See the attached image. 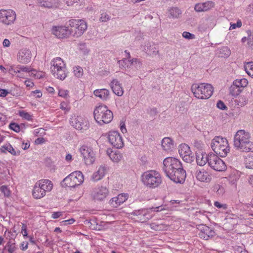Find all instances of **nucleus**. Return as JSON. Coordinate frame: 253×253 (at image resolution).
Returning <instances> with one entry per match:
<instances>
[{
	"mask_svg": "<svg viewBox=\"0 0 253 253\" xmlns=\"http://www.w3.org/2000/svg\"><path fill=\"white\" fill-rule=\"evenodd\" d=\"M216 107L222 110H225L227 109V107L225 105L224 102L221 100H219L217 101L216 104Z\"/></svg>",
	"mask_w": 253,
	"mask_h": 253,
	"instance_id": "nucleus-53",
	"label": "nucleus"
},
{
	"mask_svg": "<svg viewBox=\"0 0 253 253\" xmlns=\"http://www.w3.org/2000/svg\"><path fill=\"white\" fill-rule=\"evenodd\" d=\"M209 159V166L213 169L216 171H222L226 169V166L224 162L216 155L210 153Z\"/></svg>",
	"mask_w": 253,
	"mask_h": 253,
	"instance_id": "nucleus-11",
	"label": "nucleus"
},
{
	"mask_svg": "<svg viewBox=\"0 0 253 253\" xmlns=\"http://www.w3.org/2000/svg\"><path fill=\"white\" fill-rule=\"evenodd\" d=\"M94 94L103 101H106L109 98V91L105 88L96 89L94 91Z\"/></svg>",
	"mask_w": 253,
	"mask_h": 253,
	"instance_id": "nucleus-29",
	"label": "nucleus"
},
{
	"mask_svg": "<svg viewBox=\"0 0 253 253\" xmlns=\"http://www.w3.org/2000/svg\"><path fill=\"white\" fill-rule=\"evenodd\" d=\"M16 19L15 12L12 10H0V21L5 24L13 23Z\"/></svg>",
	"mask_w": 253,
	"mask_h": 253,
	"instance_id": "nucleus-13",
	"label": "nucleus"
},
{
	"mask_svg": "<svg viewBox=\"0 0 253 253\" xmlns=\"http://www.w3.org/2000/svg\"><path fill=\"white\" fill-rule=\"evenodd\" d=\"M1 151L2 152H5L6 151H8L12 155L15 156L17 154H19V152H17L15 151L14 149L12 147V146L9 144H6L2 146L0 148Z\"/></svg>",
	"mask_w": 253,
	"mask_h": 253,
	"instance_id": "nucleus-38",
	"label": "nucleus"
},
{
	"mask_svg": "<svg viewBox=\"0 0 253 253\" xmlns=\"http://www.w3.org/2000/svg\"><path fill=\"white\" fill-rule=\"evenodd\" d=\"M38 3L40 6L48 8H55L60 5L58 0H38Z\"/></svg>",
	"mask_w": 253,
	"mask_h": 253,
	"instance_id": "nucleus-22",
	"label": "nucleus"
},
{
	"mask_svg": "<svg viewBox=\"0 0 253 253\" xmlns=\"http://www.w3.org/2000/svg\"><path fill=\"white\" fill-rule=\"evenodd\" d=\"M94 118L98 124L100 125L108 124L113 118V113L106 105H99L94 110Z\"/></svg>",
	"mask_w": 253,
	"mask_h": 253,
	"instance_id": "nucleus-5",
	"label": "nucleus"
},
{
	"mask_svg": "<svg viewBox=\"0 0 253 253\" xmlns=\"http://www.w3.org/2000/svg\"><path fill=\"white\" fill-rule=\"evenodd\" d=\"M79 49L80 50V51L84 54V55H87L88 54V53H89V49L87 47L85 43H80L79 44Z\"/></svg>",
	"mask_w": 253,
	"mask_h": 253,
	"instance_id": "nucleus-45",
	"label": "nucleus"
},
{
	"mask_svg": "<svg viewBox=\"0 0 253 253\" xmlns=\"http://www.w3.org/2000/svg\"><path fill=\"white\" fill-rule=\"evenodd\" d=\"M193 146L198 149L197 151H203L202 148L204 146V144L200 140H195L193 143Z\"/></svg>",
	"mask_w": 253,
	"mask_h": 253,
	"instance_id": "nucleus-47",
	"label": "nucleus"
},
{
	"mask_svg": "<svg viewBox=\"0 0 253 253\" xmlns=\"http://www.w3.org/2000/svg\"><path fill=\"white\" fill-rule=\"evenodd\" d=\"M74 75L78 78L82 77L83 75V69L80 66H77L74 68Z\"/></svg>",
	"mask_w": 253,
	"mask_h": 253,
	"instance_id": "nucleus-46",
	"label": "nucleus"
},
{
	"mask_svg": "<svg viewBox=\"0 0 253 253\" xmlns=\"http://www.w3.org/2000/svg\"><path fill=\"white\" fill-rule=\"evenodd\" d=\"M3 250L5 252H8V253H13L16 250L15 243L8 242Z\"/></svg>",
	"mask_w": 253,
	"mask_h": 253,
	"instance_id": "nucleus-42",
	"label": "nucleus"
},
{
	"mask_svg": "<svg viewBox=\"0 0 253 253\" xmlns=\"http://www.w3.org/2000/svg\"><path fill=\"white\" fill-rule=\"evenodd\" d=\"M214 205L215 207L218 208H223V209H227V206L225 204H221L218 202H215L214 203Z\"/></svg>",
	"mask_w": 253,
	"mask_h": 253,
	"instance_id": "nucleus-61",
	"label": "nucleus"
},
{
	"mask_svg": "<svg viewBox=\"0 0 253 253\" xmlns=\"http://www.w3.org/2000/svg\"><path fill=\"white\" fill-rule=\"evenodd\" d=\"M178 152L185 162L190 163L193 161L194 158L188 145L186 144H181L179 147Z\"/></svg>",
	"mask_w": 253,
	"mask_h": 253,
	"instance_id": "nucleus-14",
	"label": "nucleus"
},
{
	"mask_svg": "<svg viewBox=\"0 0 253 253\" xmlns=\"http://www.w3.org/2000/svg\"><path fill=\"white\" fill-rule=\"evenodd\" d=\"M70 123L75 128L81 130L82 132L88 130L89 128L88 120L80 116L76 115L72 116Z\"/></svg>",
	"mask_w": 253,
	"mask_h": 253,
	"instance_id": "nucleus-9",
	"label": "nucleus"
},
{
	"mask_svg": "<svg viewBox=\"0 0 253 253\" xmlns=\"http://www.w3.org/2000/svg\"><path fill=\"white\" fill-rule=\"evenodd\" d=\"M31 58V52L30 50L27 49H23L19 51L17 59L18 61L22 63H28Z\"/></svg>",
	"mask_w": 253,
	"mask_h": 253,
	"instance_id": "nucleus-19",
	"label": "nucleus"
},
{
	"mask_svg": "<svg viewBox=\"0 0 253 253\" xmlns=\"http://www.w3.org/2000/svg\"><path fill=\"white\" fill-rule=\"evenodd\" d=\"M234 145L240 151L253 152V142L250 141V135L244 130H239L236 132L234 136Z\"/></svg>",
	"mask_w": 253,
	"mask_h": 253,
	"instance_id": "nucleus-2",
	"label": "nucleus"
},
{
	"mask_svg": "<svg viewBox=\"0 0 253 253\" xmlns=\"http://www.w3.org/2000/svg\"><path fill=\"white\" fill-rule=\"evenodd\" d=\"M197 229L199 231L198 233L199 237L204 240H208L215 235L214 230L206 225H198L197 226Z\"/></svg>",
	"mask_w": 253,
	"mask_h": 253,
	"instance_id": "nucleus-12",
	"label": "nucleus"
},
{
	"mask_svg": "<svg viewBox=\"0 0 253 253\" xmlns=\"http://www.w3.org/2000/svg\"><path fill=\"white\" fill-rule=\"evenodd\" d=\"M53 186V184L51 181L49 179H42L35 183L34 188H39L41 190H52Z\"/></svg>",
	"mask_w": 253,
	"mask_h": 253,
	"instance_id": "nucleus-20",
	"label": "nucleus"
},
{
	"mask_svg": "<svg viewBox=\"0 0 253 253\" xmlns=\"http://www.w3.org/2000/svg\"><path fill=\"white\" fill-rule=\"evenodd\" d=\"M230 93L233 96H237L241 92V90L238 87L235 85L234 84H232L229 88Z\"/></svg>",
	"mask_w": 253,
	"mask_h": 253,
	"instance_id": "nucleus-43",
	"label": "nucleus"
},
{
	"mask_svg": "<svg viewBox=\"0 0 253 253\" xmlns=\"http://www.w3.org/2000/svg\"><path fill=\"white\" fill-rule=\"evenodd\" d=\"M66 25L69 27L70 35L76 38L81 37L87 28L86 23L80 19H71Z\"/></svg>",
	"mask_w": 253,
	"mask_h": 253,
	"instance_id": "nucleus-6",
	"label": "nucleus"
},
{
	"mask_svg": "<svg viewBox=\"0 0 253 253\" xmlns=\"http://www.w3.org/2000/svg\"><path fill=\"white\" fill-rule=\"evenodd\" d=\"M17 68L18 69L17 70V72H19L20 71L25 72H29L31 71L30 68L25 66H19V67H17Z\"/></svg>",
	"mask_w": 253,
	"mask_h": 253,
	"instance_id": "nucleus-54",
	"label": "nucleus"
},
{
	"mask_svg": "<svg viewBox=\"0 0 253 253\" xmlns=\"http://www.w3.org/2000/svg\"><path fill=\"white\" fill-rule=\"evenodd\" d=\"M128 195L126 193L119 194L117 197L112 198L110 201V204L112 207L117 208L124 203L128 199Z\"/></svg>",
	"mask_w": 253,
	"mask_h": 253,
	"instance_id": "nucleus-21",
	"label": "nucleus"
},
{
	"mask_svg": "<svg viewBox=\"0 0 253 253\" xmlns=\"http://www.w3.org/2000/svg\"><path fill=\"white\" fill-rule=\"evenodd\" d=\"M246 73L253 78V62L247 63L244 66Z\"/></svg>",
	"mask_w": 253,
	"mask_h": 253,
	"instance_id": "nucleus-41",
	"label": "nucleus"
},
{
	"mask_svg": "<svg viewBox=\"0 0 253 253\" xmlns=\"http://www.w3.org/2000/svg\"><path fill=\"white\" fill-rule=\"evenodd\" d=\"M19 115L20 117L25 119L28 121H30L32 120V116L30 114L25 112L24 111H20Z\"/></svg>",
	"mask_w": 253,
	"mask_h": 253,
	"instance_id": "nucleus-49",
	"label": "nucleus"
},
{
	"mask_svg": "<svg viewBox=\"0 0 253 253\" xmlns=\"http://www.w3.org/2000/svg\"><path fill=\"white\" fill-rule=\"evenodd\" d=\"M214 3L208 1L203 3H199L195 5L194 9L197 12L206 11L213 7Z\"/></svg>",
	"mask_w": 253,
	"mask_h": 253,
	"instance_id": "nucleus-24",
	"label": "nucleus"
},
{
	"mask_svg": "<svg viewBox=\"0 0 253 253\" xmlns=\"http://www.w3.org/2000/svg\"><path fill=\"white\" fill-rule=\"evenodd\" d=\"M21 233L24 238L28 237V233L27 232V225L22 223L21 228Z\"/></svg>",
	"mask_w": 253,
	"mask_h": 253,
	"instance_id": "nucleus-55",
	"label": "nucleus"
},
{
	"mask_svg": "<svg viewBox=\"0 0 253 253\" xmlns=\"http://www.w3.org/2000/svg\"><path fill=\"white\" fill-rule=\"evenodd\" d=\"M233 83L234 84L235 86L238 87L240 89L241 87H246L248 84V81L247 79L243 78L240 80H236Z\"/></svg>",
	"mask_w": 253,
	"mask_h": 253,
	"instance_id": "nucleus-40",
	"label": "nucleus"
},
{
	"mask_svg": "<svg viewBox=\"0 0 253 253\" xmlns=\"http://www.w3.org/2000/svg\"><path fill=\"white\" fill-rule=\"evenodd\" d=\"M52 73L55 77L61 80L65 79L67 76L65 67L54 70Z\"/></svg>",
	"mask_w": 253,
	"mask_h": 253,
	"instance_id": "nucleus-34",
	"label": "nucleus"
},
{
	"mask_svg": "<svg viewBox=\"0 0 253 253\" xmlns=\"http://www.w3.org/2000/svg\"><path fill=\"white\" fill-rule=\"evenodd\" d=\"M65 67V64L60 57H56L51 61V72Z\"/></svg>",
	"mask_w": 253,
	"mask_h": 253,
	"instance_id": "nucleus-28",
	"label": "nucleus"
},
{
	"mask_svg": "<svg viewBox=\"0 0 253 253\" xmlns=\"http://www.w3.org/2000/svg\"><path fill=\"white\" fill-rule=\"evenodd\" d=\"M229 184L230 185V189H235L237 188V180L236 179L230 180L229 181Z\"/></svg>",
	"mask_w": 253,
	"mask_h": 253,
	"instance_id": "nucleus-56",
	"label": "nucleus"
},
{
	"mask_svg": "<svg viewBox=\"0 0 253 253\" xmlns=\"http://www.w3.org/2000/svg\"><path fill=\"white\" fill-rule=\"evenodd\" d=\"M8 93V92L7 90L3 89H0V96L5 97L7 95Z\"/></svg>",
	"mask_w": 253,
	"mask_h": 253,
	"instance_id": "nucleus-62",
	"label": "nucleus"
},
{
	"mask_svg": "<svg viewBox=\"0 0 253 253\" xmlns=\"http://www.w3.org/2000/svg\"><path fill=\"white\" fill-rule=\"evenodd\" d=\"M195 176L200 181L207 182L209 179V174L203 169L202 170H197L195 173Z\"/></svg>",
	"mask_w": 253,
	"mask_h": 253,
	"instance_id": "nucleus-31",
	"label": "nucleus"
},
{
	"mask_svg": "<svg viewBox=\"0 0 253 253\" xmlns=\"http://www.w3.org/2000/svg\"><path fill=\"white\" fill-rule=\"evenodd\" d=\"M143 183L149 188L158 187L162 183L160 173L155 170L145 172L141 176Z\"/></svg>",
	"mask_w": 253,
	"mask_h": 253,
	"instance_id": "nucleus-7",
	"label": "nucleus"
},
{
	"mask_svg": "<svg viewBox=\"0 0 253 253\" xmlns=\"http://www.w3.org/2000/svg\"><path fill=\"white\" fill-rule=\"evenodd\" d=\"M211 146L212 150L221 157L226 156L230 150L227 139L220 136L212 139Z\"/></svg>",
	"mask_w": 253,
	"mask_h": 253,
	"instance_id": "nucleus-4",
	"label": "nucleus"
},
{
	"mask_svg": "<svg viewBox=\"0 0 253 253\" xmlns=\"http://www.w3.org/2000/svg\"><path fill=\"white\" fill-rule=\"evenodd\" d=\"M80 152L85 165H90L94 163L96 156L92 147L84 145L80 147Z\"/></svg>",
	"mask_w": 253,
	"mask_h": 253,
	"instance_id": "nucleus-10",
	"label": "nucleus"
},
{
	"mask_svg": "<svg viewBox=\"0 0 253 253\" xmlns=\"http://www.w3.org/2000/svg\"><path fill=\"white\" fill-rule=\"evenodd\" d=\"M165 207H166V205H165L164 207L163 205H161L147 209L135 210L130 213V214L133 216H136L137 217L136 219L137 220L141 222H145L151 218V216L148 213L149 210H152L156 212L167 210L168 209L165 208Z\"/></svg>",
	"mask_w": 253,
	"mask_h": 253,
	"instance_id": "nucleus-8",
	"label": "nucleus"
},
{
	"mask_svg": "<svg viewBox=\"0 0 253 253\" xmlns=\"http://www.w3.org/2000/svg\"><path fill=\"white\" fill-rule=\"evenodd\" d=\"M142 62L141 60L137 58H132L129 60V64L127 65V69H130L134 67L135 70H138L142 66Z\"/></svg>",
	"mask_w": 253,
	"mask_h": 253,
	"instance_id": "nucleus-32",
	"label": "nucleus"
},
{
	"mask_svg": "<svg viewBox=\"0 0 253 253\" xmlns=\"http://www.w3.org/2000/svg\"><path fill=\"white\" fill-rule=\"evenodd\" d=\"M91 195L94 200L101 201L106 197L108 193L104 191H93Z\"/></svg>",
	"mask_w": 253,
	"mask_h": 253,
	"instance_id": "nucleus-35",
	"label": "nucleus"
},
{
	"mask_svg": "<svg viewBox=\"0 0 253 253\" xmlns=\"http://www.w3.org/2000/svg\"><path fill=\"white\" fill-rule=\"evenodd\" d=\"M120 129L122 133H125L126 132V129L125 127V125L123 122L121 123L120 124Z\"/></svg>",
	"mask_w": 253,
	"mask_h": 253,
	"instance_id": "nucleus-63",
	"label": "nucleus"
},
{
	"mask_svg": "<svg viewBox=\"0 0 253 253\" xmlns=\"http://www.w3.org/2000/svg\"><path fill=\"white\" fill-rule=\"evenodd\" d=\"M106 154L110 159L115 163L119 162L122 158V155L118 150L113 151L111 149L109 148L106 150Z\"/></svg>",
	"mask_w": 253,
	"mask_h": 253,
	"instance_id": "nucleus-25",
	"label": "nucleus"
},
{
	"mask_svg": "<svg viewBox=\"0 0 253 253\" xmlns=\"http://www.w3.org/2000/svg\"><path fill=\"white\" fill-rule=\"evenodd\" d=\"M192 92L195 97L200 99L209 98L212 94L213 89L209 84H194L191 88Z\"/></svg>",
	"mask_w": 253,
	"mask_h": 253,
	"instance_id": "nucleus-3",
	"label": "nucleus"
},
{
	"mask_svg": "<svg viewBox=\"0 0 253 253\" xmlns=\"http://www.w3.org/2000/svg\"><path fill=\"white\" fill-rule=\"evenodd\" d=\"M119 66L121 69H126V71L127 72V74L130 77L133 75V74L131 73L130 69H127V65L129 64V60H127L126 58H124L121 60L118 61Z\"/></svg>",
	"mask_w": 253,
	"mask_h": 253,
	"instance_id": "nucleus-36",
	"label": "nucleus"
},
{
	"mask_svg": "<svg viewBox=\"0 0 253 253\" xmlns=\"http://www.w3.org/2000/svg\"><path fill=\"white\" fill-rule=\"evenodd\" d=\"M52 33L58 38H64L70 35L68 26H54L52 29Z\"/></svg>",
	"mask_w": 253,
	"mask_h": 253,
	"instance_id": "nucleus-16",
	"label": "nucleus"
},
{
	"mask_svg": "<svg viewBox=\"0 0 253 253\" xmlns=\"http://www.w3.org/2000/svg\"><path fill=\"white\" fill-rule=\"evenodd\" d=\"M107 171L106 167L104 166H101L98 170L93 173L92 175V179L96 181L102 179L105 175Z\"/></svg>",
	"mask_w": 253,
	"mask_h": 253,
	"instance_id": "nucleus-27",
	"label": "nucleus"
},
{
	"mask_svg": "<svg viewBox=\"0 0 253 253\" xmlns=\"http://www.w3.org/2000/svg\"><path fill=\"white\" fill-rule=\"evenodd\" d=\"M182 37L188 40L194 39L195 38V36L194 34H192L188 32H184L182 33Z\"/></svg>",
	"mask_w": 253,
	"mask_h": 253,
	"instance_id": "nucleus-52",
	"label": "nucleus"
},
{
	"mask_svg": "<svg viewBox=\"0 0 253 253\" xmlns=\"http://www.w3.org/2000/svg\"><path fill=\"white\" fill-rule=\"evenodd\" d=\"M169 17L172 18H178L181 14V11L178 7H173L169 8Z\"/></svg>",
	"mask_w": 253,
	"mask_h": 253,
	"instance_id": "nucleus-37",
	"label": "nucleus"
},
{
	"mask_svg": "<svg viewBox=\"0 0 253 253\" xmlns=\"http://www.w3.org/2000/svg\"><path fill=\"white\" fill-rule=\"evenodd\" d=\"M28 247V243L27 242H22L20 245V248L22 251H26Z\"/></svg>",
	"mask_w": 253,
	"mask_h": 253,
	"instance_id": "nucleus-58",
	"label": "nucleus"
},
{
	"mask_svg": "<svg viewBox=\"0 0 253 253\" xmlns=\"http://www.w3.org/2000/svg\"><path fill=\"white\" fill-rule=\"evenodd\" d=\"M70 175L66 177L61 182V185L63 188H75L76 183H74L70 178Z\"/></svg>",
	"mask_w": 253,
	"mask_h": 253,
	"instance_id": "nucleus-33",
	"label": "nucleus"
},
{
	"mask_svg": "<svg viewBox=\"0 0 253 253\" xmlns=\"http://www.w3.org/2000/svg\"><path fill=\"white\" fill-rule=\"evenodd\" d=\"M110 19V16L106 12H103L100 14L99 20L101 22H104L108 21Z\"/></svg>",
	"mask_w": 253,
	"mask_h": 253,
	"instance_id": "nucleus-48",
	"label": "nucleus"
},
{
	"mask_svg": "<svg viewBox=\"0 0 253 253\" xmlns=\"http://www.w3.org/2000/svg\"><path fill=\"white\" fill-rule=\"evenodd\" d=\"M246 168L253 169V158L249 157L246 161Z\"/></svg>",
	"mask_w": 253,
	"mask_h": 253,
	"instance_id": "nucleus-51",
	"label": "nucleus"
},
{
	"mask_svg": "<svg viewBox=\"0 0 253 253\" xmlns=\"http://www.w3.org/2000/svg\"><path fill=\"white\" fill-rule=\"evenodd\" d=\"M210 154L207 155L203 151L196 152V160L197 165L200 166H203L207 163L209 164L210 160Z\"/></svg>",
	"mask_w": 253,
	"mask_h": 253,
	"instance_id": "nucleus-18",
	"label": "nucleus"
},
{
	"mask_svg": "<svg viewBox=\"0 0 253 253\" xmlns=\"http://www.w3.org/2000/svg\"><path fill=\"white\" fill-rule=\"evenodd\" d=\"M163 170L166 176L175 183H183L186 178L185 170L181 162L173 157H167L163 161Z\"/></svg>",
	"mask_w": 253,
	"mask_h": 253,
	"instance_id": "nucleus-1",
	"label": "nucleus"
},
{
	"mask_svg": "<svg viewBox=\"0 0 253 253\" xmlns=\"http://www.w3.org/2000/svg\"><path fill=\"white\" fill-rule=\"evenodd\" d=\"M58 94L60 96L66 97L68 94V91L65 89H60L59 90Z\"/></svg>",
	"mask_w": 253,
	"mask_h": 253,
	"instance_id": "nucleus-57",
	"label": "nucleus"
},
{
	"mask_svg": "<svg viewBox=\"0 0 253 253\" xmlns=\"http://www.w3.org/2000/svg\"><path fill=\"white\" fill-rule=\"evenodd\" d=\"M108 138L110 144L117 149L121 148L124 146L122 137L117 131L110 132Z\"/></svg>",
	"mask_w": 253,
	"mask_h": 253,
	"instance_id": "nucleus-15",
	"label": "nucleus"
},
{
	"mask_svg": "<svg viewBox=\"0 0 253 253\" xmlns=\"http://www.w3.org/2000/svg\"><path fill=\"white\" fill-rule=\"evenodd\" d=\"M162 147L166 151H171L174 148L172 140L169 137H165L162 141Z\"/></svg>",
	"mask_w": 253,
	"mask_h": 253,
	"instance_id": "nucleus-30",
	"label": "nucleus"
},
{
	"mask_svg": "<svg viewBox=\"0 0 253 253\" xmlns=\"http://www.w3.org/2000/svg\"><path fill=\"white\" fill-rule=\"evenodd\" d=\"M231 53L228 47L223 46L219 49L218 56L220 57L226 58L228 57Z\"/></svg>",
	"mask_w": 253,
	"mask_h": 253,
	"instance_id": "nucleus-39",
	"label": "nucleus"
},
{
	"mask_svg": "<svg viewBox=\"0 0 253 253\" xmlns=\"http://www.w3.org/2000/svg\"><path fill=\"white\" fill-rule=\"evenodd\" d=\"M44 142V139L43 138H42V137H39L37 139H36L35 140V143L37 144H42V143H43Z\"/></svg>",
	"mask_w": 253,
	"mask_h": 253,
	"instance_id": "nucleus-64",
	"label": "nucleus"
},
{
	"mask_svg": "<svg viewBox=\"0 0 253 253\" xmlns=\"http://www.w3.org/2000/svg\"><path fill=\"white\" fill-rule=\"evenodd\" d=\"M9 126L11 129L14 130L16 132H19L20 130L19 126L16 123H10Z\"/></svg>",
	"mask_w": 253,
	"mask_h": 253,
	"instance_id": "nucleus-50",
	"label": "nucleus"
},
{
	"mask_svg": "<svg viewBox=\"0 0 253 253\" xmlns=\"http://www.w3.org/2000/svg\"><path fill=\"white\" fill-rule=\"evenodd\" d=\"M69 175L72 181L76 183V187L80 185L84 182V175L80 171H74Z\"/></svg>",
	"mask_w": 253,
	"mask_h": 253,
	"instance_id": "nucleus-26",
	"label": "nucleus"
},
{
	"mask_svg": "<svg viewBox=\"0 0 253 253\" xmlns=\"http://www.w3.org/2000/svg\"><path fill=\"white\" fill-rule=\"evenodd\" d=\"M141 49L153 56H156L159 53L158 47L153 44H151L149 42H145L143 44H142Z\"/></svg>",
	"mask_w": 253,
	"mask_h": 253,
	"instance_id": "nucleus-17",
	"label": "nucleus"
},
{
	"mask_svg": "<svg viewBox=\"0 0 253 253\" xmlns=\"http://www.w3.org/2000/svg\"><path fill=\"white\" fill-rule=\"evenodd\" d=\"M110 86L113 92L119 96L123 95L124 90L120 82L116 79H114L110 83Z\"/></svg>",
	"mask_w": 253,
	"mask_h": 253,
	"instance_id": "nucleus-23",
	"label": "nucleus"
},
{
	"mask_svg": "<svg viewBox=\"0 0 253 253\" xmlns=\"http://www.w3.org/2000/svg\"><path fill=\"white\" fill-rule=\"evenodd\" d=\"M242 26V22L240 20H239L237 21V23L236 24H231L230 29H235L237 27H241Z\"/></svg>",
	"mask_w": 253,
	"mask_h": 253,
	"instance_id": "nucleus-59",
	"label": "nucleus"
},
{
	"mask_svg": "<svg viewBox=\"0 0 253 253\" xmlns=\"http://www.w3.org/2000/svg\"><path fill=\"white\" fill-rule=\"evenodd\" d=\"M46 191H32L33 197L36 199H41L45 195Z\"/></svg>",
	"mask_w": 253,
	"mask_h": 253,
	"instance_id": "nucleus-44",
	"label": "nucleus"
},
{
	"mask_svg": "<svg viewBox=\"0 0 253 253\" xmlns=\"http://www.w3.org/2000/svg\"><path fill=\"white\" fill-rule=\"evenodd\" d=\"M63 214V212L58 211V212H53L52 214L51 217L53 219H56L62 216Z\"/></svg>",
	"mask_w": 253,
	"mask_h": 253,
	"instance_id": "nucleus-60",
	"label": "nucleus"
}]
</instances>
